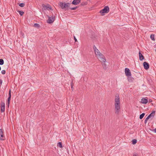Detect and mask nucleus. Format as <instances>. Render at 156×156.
Masks as SVG:
<instances>
[{
    "label": "nucleus",
    "instance_id": "obj_37",
    "mask_svg": "<svg viewBox=\"0 0 156 156\" xmlns=\"http://www.w3.org/2000/svg\"><path fill=\"white\" fill-rule=\"evenodd\" d=\"M81 4L82 5H83V4L82 3Z\"/></svg>",
    "mask_w": 156,
    "mask_h": 156
},
{
    "label": "nucleus",
    "instance_id": "obj_26",
    "mask_svg": "<svg viewBox=\"0 0 156 156\" xmlns=\"http://www.w3.org/2000/svg\"><path fill=\"white\" fill-rule=\"evenodd\" d=\"M4 61L2 59H0V65H2L4 64Z\"/></svg>",
    "mask_w": 156,
    "mask_h": 156
},
{
    "label": "nucleus",
    "instance_id": "obj_16",
    "mask_svg": "<svg viewBox=\"0 0 156 156\" xmlns=\"http://www.w3.org/2000/svg\"><path fill=\"white\" fill-rule=\"evenodd\" d=\"M99 60L100 61L102 62H105L106 61V60L105 59V57L104 56V57L102 58H100V59H99Z\"/></svg>",
    "mask_w": 156,
    "mask_h": 156
},
{
    "label": "nucleus",
    "instance_id": "obj_6",
    "mask_svg": "<svg viewBox=\"0 0 156 156\" xmlns=\"http://www.w3.org/2000/svg\"><path fill=\"white\" fill-rule=\"evenodd\" d=\"M42 7H43V9L44 10H49V9H51V8L50 5L48 4L45 5L44 4H43L42 5Z\"/></svg>",
    "mask_w": 156,
    "mask_h": 156
},
{
    "label": "nucleus",
    "instance_id": "obj_5",
    "mask_svg": "<svg viewBox=\"0 0 156 156\" xmlns=\"http://www.w3.org/2000/svg\"><path fill=\"white\" fill-rule=\"evenodd\" d=\"M9 96L8 98L7 101V106H8V108L9 107L10 101L11 100V94L10 90H9Z\"/></svg>",
    "mask_w": 156,
    "mask_h": 156
},
{
    "label": "nucleus",
    "instance_id": "obj_28",
    "mask_svg": "<svg viewBox=\"0 0 156 156\" xmlns=\"http://www.w3.org/2000/svg\"><path fill=\"white\" fill-rule=\"evenodd\" d=\"M77 7H78L77 6H76V7H75L70 8H69V9L71 10H76L77 8Z\"/></svg>",
    "mask_w": 156,
    "mask_h": 156
},
{
    "label": "nucleus",
    "instance_id": "obj_8",
    "mask_svg": "<svg viewBox=\"0 0 156 156\" xmlns=\"http://www.w3.org/2000/svg\"><path fill=\"white\" fill-rule=\"evenodd\" d=\"M1 112H3L5 110V103L3 102H2L1 104Z\"/></svg>",
    "mask_w": 156,
    "mask_h": 156
},
{
    "label": "nucleus",
    "instance_id": "obj_19",
    "mask_svg": "<svg viewBox=\"0 0 156 156\" xmlns=\"http://www.w3.org/2000/svg\"><path fill=\"white\" fill-rule=\"evenodd\" d=\"M34 27L36 28H38L40 27V25L39 24L36 23L34 24Z\"/></svg>",
    "mask_w": 156,
    "mask_h": 156
},
{
    "label": "nucleus",
    "instance_id": "obj_36",
    "mask_svg": "<svg viewBox=\"0 0 156 156\" xmlns=\"http://www.w3.org/2000/svg\"><path fill=\"white\" fill-rule=\"evenodd\" d=\"M154 132L155 133H156V129H154Z\"/></svg>",
    "mask_w": 156,
    "mask_h": 156
},
{
    "label": "nucleus",
    "instance_id": "obj_25",
    "mask_svg": "<svg viewBox=\"0 0 156 156\" xmlns=\"http://www.w3.org/2000/svg\"><path fill=\"white\" fill-rule=\"evenodd\" d=\"M25 4L24 3H21L19 4V5L21 7H23L25 6Z\"/></svg>",
    "mask_w": 156,
    "mask_h": 156
},
{
    "label": "nucleus",
    "instance_id": "obj_38",
    "mask_svg": "<svg viewBox=\"0 0 156 156\" xmlns=\"http://www.w3.org/2000/svg\"><path fill=\"white\" fill-rule=\"evenodd\" d=\"M81 4L82 5H83V4L82 3Z\"/></svg>",
    "mask_w": 156,
    "mask_h": 156
},
{
    "label": "nucleus",
    "instance_id": "obj_18",
    "mask_svg": "<svg viewBox=\"0 0 156 156\" xmlns=\"http://www.w3.org/2000/svg\"><path fill=\"white\" fill-rule=\"evenodd\" d=\"M102 66L103 67V68L104 69H106L107 68V66L106 65V64L105 63V62H103L102 63Z\"/></svg>",
    "mask_w": 156,
    "mask_h": 156
},
{
    "label": "nucleus",
    "instance_id": "obj_21",
    "mask_svg": "<svg viewBox=\"0 0 156 156\" xmlns=\"http://www.w3.org/2000/svg\"><path fill=\"white\" fill-rule=\"evenodd\" d=\"M98 56V58L99 59H100V58H102L104 57V55L101 53L99 54Z\"/></svg>",
    "mask_w": 156,
    "mask_h": 156
},
{
    "label": "nucleus",
    "instance_id": "obj_32",
    "mask_svg": "<svg viewBox=\"0 0 156 156\" xmlns=\"http://www.w3.org/2000/svg\"><path fill=\"white\" fill-rule=\"evenodd\" d=\"M150 116H148L146 118V119H145V120H147H147H148V119L150 118Z\"/></svg>",
    "mask_w": 156,
    "mask_h": 156
},
{
    "label": "nucleus",
    "instance_id": "obj_7",
    "mask_svg": "<svg viewBox=\"0 0 156 156\" xmlns=\"http://www.w3.org/2000/svg\"><path fill=\"white\" fill-rule=\"evenodd\" d=\"M55 20V17H49L48 20H47V22L48 23L51 24Z\"/></svg>",
    "mask_w": 156,
    "mask_h": 156
},
{
    "label": "nucleus",
    "instance_id": "obj_1",
    "mask_svg": "<svg viewBox=\"0 0 156 156\" xmlns=\"http://www.w3.org/2000/svg\"><path fill=\"white\" fill-rule=\"evenodd\" d=\"M120 100L119 95L117 94L115 99V112L116 114H118L120 110Z\"/></svg>",
    "mask_w": 156,
    "mask_h": 156
},
{
    "label": "nucleus",
    "instance_id": "obj_10",
    "mask_svg": "<svg viewBox=\"0 0 156 156\" xmlns=\"http://www.w3.org/2000/svg\"><path fill=\"white\" fill-rule=\"evenodd\" d=\"M143 66L144 69L146 70L148 69L149 68V64L146 62H144L143 63Z\"/></svg>",
    "mask_w": 156,
    "mask_h": 156
},
{
    "label": "nucleus",
    "instance_id": "obj_31",
    "mask_svg": "<svg viewBox=\"0 0 156 156\" xmlns=\"http://www.w3.org/2000/svg\"><path fill=\"white\" fill-rule=\"evenodd\" d=\"M2 83V81L1 79H0V86H1Z\"/></svg>",
    "mask_w": 156,
    "mask_h": 156
},
{
    "label": "nucleus",
    "instance_id": "obj_11",
    "mask_svg": "<svg viewBox=\"0 0 156 156\" xmlns=\"http://www.w3.org/2000/svg\"><path fill=\"white\" fill-rule=\"evenodd\" d=\"M0 140H4V137L3 134V131L2 129H0Z\"/></svg>",
    "mask_w": 156,
    "mask_h": 156
},
{
    "label": "nucleus",
    "instance_id": "obj_23",
    "mask_svg": "<svg viewBox=\"0 0 156 156\" xmlns=\"http://www.w3.org/2000/svg\"><path fill=\"white\" fill-rule=\"evenodd\" d=\"M17 12H19V14L21 16H22L23 15V14L24 13V12H23V11H20V10H18L17 11Z\"/></svg>",
    "mask_w": 156,
    "mask_h": 156
},
{
    "label": "nucleus",
    "instance_id": "obj_3",
    "mask_svg": "<svg viewBox=\"0 0 156 156\" xmlns=\"http://www.w3.org/2000/svg\"><path fill=\"white\" fill-rule=\"evenodd\" d=\"M109 11V9L108 6H105L103 9L100 10V13L101 14V16H103L104 15L105 13H108Z\"/></svg>",
    "mask_w": 156,
    "mask_h": 156
},
{
    "label": "nucleus",
    "instance_id": "obj_12",
    "mask_svg": "<svg viewBox=\"0 0 156 156\" xmlns=\"http://www.w3.org/2000/svg\"><path fill=\"white\" fill-rule=\"evenodd\" d=\"M81 0H74L72 2V4L76 5H78L80 2Z\"/></svg>",
    "mask_w": 156,
    "mask_h": 156
},
{
    "label": "nucleus",
    "instance_id": "obj_27",
    "mask_svg": "<svg viewBox=\"0 0 156 156\" xmlns=\"http://www.w3.org/2000/svg\"><path fill=\"white\" fill-rule=\"evenodd\" d=\"M132 142L133 144H135L137 143V140L136 139H133L132 140Z\"/></svg>",
    "mask_w": 156,
    "mask_h": 156
},
{
    "label": "nucleus",
    "instance_id": "obj_24",
    "mask_svg": "<svg viewBox=\"0 0 156 156\" xmlns=\"http://www.w3.org/2000/svg\"><path fill=\"white\" fill-rule=\"evenodd\" d=\"M145 115L144 113H143L142 114H140V119H142L144 117Z\"/></svg>",
    "mask_w": 156,
    "mask_h": 156
},
{
    "label": "nucleus",
    "instance_id": "obj_4",
    "mask_svg": "<svg viewBox=\"0 0 156 156\" xmlns=\"http://www.w3.org/2000/svg\"><path fill=\"white\" fill-rule=\"evenodd\" d=\"M125 74L127 76H131V73L129 69L126 68L125 69Z\"/></svg>",
    "mask_w": 156,
    "mask_h": 156
},
{
    "label": "nucleus",
    "instance_id": "obj_39",
    "mask_svg": "<svg viewBox=\"0 0 156 156\" xmlns=\"http://www.w3.org/2000/svg\"><path fill=\"white\" fill-rule=\"evenodd\" d=\"M1 67L0 66V70H1Z\"/></svg>",
    "mask_w": 156,
    "mask_h": 156
},
{
    "label": "nucleus",
    "instance_id": "obj_29",
    "mask_svg": "<svg viewBox=\"0 0 156 156\" xmlns=\"http://www.w3.org/2000/svg\"><path fill=\"white\" fill-rule=\"evenodd\" d=\"M1 73L2 74H5V70H2L1 71Z\"/></svg>",
    "mask_w": 156,
    "mask_h": 156
},
{
    "label": "nucleus",
    "instance_id": "obj_20",
    "mask_svg": "<svg viewBox=\"0 0 156 156\" xmlns=\"http://www.w3.org/2000/svg\"><path fill=\"white\" fill-rule=\"evenodd\" d=\"M57 146L60 148L62 147V143L61 142H59L57 144Z\"/></svg>",
    "mask_w": 156,
    "mask_h": 156
},
{
    "label": "nucleus",
    "instance_id": "obj_33",
    "mask_svg": "<svg viewBox=\"0 0 156 156\" xmlns=\"http://www.w3.org/2000/svg\"><path fill=\"white\" fill-rule=\"evenodd\" d=\"M71 88H72V90H73V83L72 82H71Z\"/></svg>",
    "mask_w": 156,
    "mask_h": 156
},
{
    "label": "nucleus",
    "instance_id": "obj_22",
    "mask_svg": "<svg viewBox=\"0 0 156 156\" xmlns=\"http://www.w3.org/2000/svg\"><path fill=\"white\" fill-rule=\"evenodd\" d=\"M154 34H151L150 36V37L152 40L154 41Z\"/></svg>",
    "mask_w": 156,
    "mask_h": 156
},
{
    "label": "nucleus",
    "instance_id": "obj_34",
    "mask_svg": "<svg viewBox=\"0 0 156 156\" xmlns=\"http://www.w3.org/2000/svg\"><path fill=\"white\" fill-rule=\"evenodd\" d=\"M74 39L75 40V42H77V39L76 38V37H75V36H74Z\"/></svg>",
    "mask_w": 156,
    "mask_h": 156
},
{
    "label": "nucleus",
    "instance_id": "obj_15",
    "mask_svg": "<svg viewBox=\"0 0 156 156\" xmlns=\"http://www.w3.org/2000/svg\"><path fill=\"white\" fill-rule=\"evenodd\" d=\"M128 80L129 82H132L133 81L134 79L131 76H129L128 77Z\"/></svg>",
    "mask_w": 156,
    "mask_h": 156
},
{
    "label": "nucleus",
    "instance_id": "obj_14",
    "mask_svg": "<svg viewBox=\"0 0 156 156\" xmlns=\"http://www.w3.org/2000/svg\"><path fill=\"white\" fill-rule=\"evenodd\" d=\"M141 102L143 104H146L148 102V100L147 99L143 98L141 99Z\"/></svg>",
    "mask_w": 156,
    "mask_h": 156
},
{
    "label": "nucleus",
    "instance_id": "obj_2",
    "mask_svg": "<svg viewBox=\"0 0 156 156\" xmlns=\"http://www.w3.org/2000/svg\"><path fill=\"white\" fill-rule=\"evenodd\" d=\"M70 4L68 2H60L58 5L62 9L66 10L69 9Z\"/></svg>",
    "mask_w": 156,
    "mask_h": 156
},
{
    "label": "nucleus",
    "instance_id": "obj_17",
    "mask_svg": "<svg viewBox=\"0 0 156 156\" xmlns=\"http://www.w3.org/2000/svg\"><path fill=\"white\" fill-rule=\"evenodd\" d=\"M155 111H152V112L148 115L151 118V117H154L155 115Z\"/></svg>",
    "mask_w": 156,
    "mask_h": 156
},
{
    "label": "nucleus",
    "instance_id": "obj_30",
    "mask_svg": "<svg viewBox=\"0 0 156 156\" xmlns=\"http://www.w3.org/2000/svg\"><path fill=\"white\" fill-rule=\"evenodd\" d=\"M133 156H139L138 155V154L136 153H134L133 154Z\"/></svg>",
    "mask_w": 156,
    "mask_h": 156
},
{
    "label": "nucleus",
    "instance_id": "obj_13",
    "mask_svg": "<svg viewBox=\"0 0 156 156\" xmlns=\"http://www.w3.org/2000/svg\"><path fill=\"white\" fill-rule=\"evenodd\" d=\"M139 57L140 61H142L144 59V57L142 55L140 51L139 52Z\"/></svg>",
    "mask_w": 156,
    "mask_h": 156
},
{
    "label": "nucleus",
    "instance_id": "obj_40",
    "mask_svg": "<svg viewBox=\"0 0 156 156\" xmlns=\"http://www.w3.org/2000/svg\"><path fill=\"white\" fill-rule=\"evenodd\" d=\"M155 51H156V49L155 50Z\"/></svg>",
    "mask_w": 156,
    "mask_h": 156
},
{
    "label": "nucleus",
    "instance_id": "obj_9",
    "mask_svg": "<svg viewBox=\"0 0 156 156\" xmlns=\"http://www.w3.org/2000/svg\"><path fill=\"white\" fill-rule=\"evenodd\" d=\"M93 48L94 50L95 53L97 56H98L99 54L101 53L99 50L96 47L95 45H94Z\"/></svg>",
    "mask_w": 156,
    "mask_h": 156
},
{
    "label": "nucleus",
    "instance_id": "obj_35",
    "mask_svg": "<svg viewBox=\"0 0 156 156\" xmlns=\"http://www.w3.org/2000/svg\"><path fill=\"white\" fill-rule=\"evenodd\" d=\"M147 121L146 120H145V122H145V123L146 124L147 123Z\"/></svg>",
    "mask_w": 156,
    "mask_h": 156
}]
</instances>
